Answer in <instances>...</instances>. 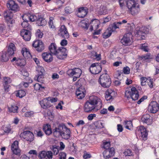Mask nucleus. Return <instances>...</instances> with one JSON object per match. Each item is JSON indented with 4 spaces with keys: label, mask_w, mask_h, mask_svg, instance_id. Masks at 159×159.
I'll list each match as a JSON object with an SVG mask.
<instances>
[{
    "label": "nucleus",
    "mask_w": 159,
    "mask_h": 159,
    "mask_svg": "<svg viewBox=\"0 0 159 159\" xmlns=\"http://www.w3.org/2000/svg\"><path fill=\"white\" fill-rule=\"evenodd\" d=\"M89 70L90 73L92 74H98L102 70L101 64L98 63H93L90 66Z\"/></svg>",
    "instance_id": "nucleus-6"
},
{
    "label": "nucleus",
    "mask_w": 159,
    "mask_h": 159,
    "mask_svg": "<svg viewBox=\"0 0 159 159\" xmlns=\"http://www.w3.org/2000/svg\"><path fill=\"white\" fill-rule=\"evenodd\" d=\"M24 21L21 23V25L22 27L26 30H31V25L29 24L28 20H23Z\"/></svg>",
    "instance_id": "nucleus-40"
},
{
    "label": "nucleus",
    "mask_w": 159,
    "mask_h": 159,
    "mask_svg": "<svg viewBox=\"0 0 159 159\" xmlns=\"http://www.w3.org/2000/svg\"><path fill=\"white\" fill-rule=\"evenodd\" d=\"M38 16L34 14L29 13L24 14L22 16L23 20H28L31 22L36 21Z\"/></svg>",
    "instance_id": "nucleus-23"
},
{
    "label": "nucleus",
    "mask_w": 159,
    "mask_h": 159,
    "mask_svg": "<svg viewBox=\"0 0 159 159\" xmlns=\"http://www.w3.org/2000/svg\"><path fill=\"white\" fill-rule=\"evenodd\" d=\"M70 130L63 123L60 124L57 127L53 130V134L57 138L61 136L65 139H68L70 137Z\"/></svg>",
    "instance_id": "nucleus-1"
},
{
    "label": "nucleus",
    "mask_w": 159,
    "mask_h": 159,
    "mask_svg": "<svg viewBox=\"0 0 159 159\" xmlns=\"http://www.w3.org/2000/svg\"><path fill=\"white\" fill-rule=\"evenodd\" d=\"M67 51L66 49L64 47L58 48V50L55 56L60 60H64L67 57Z\"/></svg>",
    "instance_id": "nucleus-8"
},
{
    "label": "nucleus",
    "mask_w": 159,
    "mask_h": 159,
    "mask_svg": "<svg viewBox=\"0 0 159 159\" xmlns=\"http://www.w3.org/2000/svg\"><path fill=\"white\" fill-rule=\"evenodd\" d=\"M126 2L128 9L139 4L135 0H127Z\"/></svg>",
    "instance_id": "nucleus-37"
},
{
    "label": "nucleus",
    "mask_w": 159,
    "mask_h": 159,
    "mask_svg": "<svg viewBox=\"0 0 159 159\" xmlns=\"http://www.w3.org/2000/svg\"><path fill=\"white\" fill-rule=\"evenodd\" d=\"M34 79L39 82L43 83L44 80V75L43 74H39L36 75L34 78Z\"/></svg>",
    "instance_id": "nucleus-41"
},
{
    "label": "nucleus",
    "mask_w": 159,
    "mask_h": 159,
    "mask_svg": "<svg viewBox=\"0 0 159 159\" xmlns=\"http://www.w3.org/2000/svg\"><path fill=\"white\" fill-rule=\"evenodd\" d=\"M7 6L8 10L14 12L18 11L20 10V7L18 4L13 0H10L8 1Z\"/></svg>",
    "instance_id": "nucleus-10"
},
{
    "label": "nucleus",
    "mask_w": 159,
    "mask_h": 159,
    "mask_svg": "<svg viewBox=\"0 0 159 159\" xmlns=\"http://www.w3.org/2000/svg\"><path fill=\"white\" fill-rule=\"evenodd\" d=\"M150 58V53H148L142 56L139 57V59L141 60H145L148 59Z\"/></svg>",
    "instance_id": "nucleus-49"
},
{
    "label": "nucleus",
    "mask_w": 159,
    "mask_h": 159,
    "mask_svg": "<svg viewBox=\"0 0 159 159\" xmlns=\"http://www.w3.org/2000/svg\"><path fill=\"white\" fill-rule=\"evenodd\" d=\"M34 86V89L36 90H39L44 88V87L38 83L35 84Z\"/></svg>",
    "instance_id": "nucleus-48"
},
{
    "label": "nucleus",
    "mask_w": 159,
    "mask_h": 159,
    "mask_svg": "<svg viewBox=\"0 0 159 159\" xmlns=\"http://www.w3.org/2000/svg\"><path fill=\"white\" fill-rule=\"evenodd\" d=\"M41 107L46 109L50 107L52 105L49 102L48 98H44L39 102Z\"/></svg>",
    "instance_id": "nucleus-26"
},
{
    "label": "nucleus",
    "mask_w": 159,
    "mask_h": 159,
    "mask_svg": "<svg viewBox=\"0 0 159 159\" xmlns=\"http://www.w3.org/2000/svg\"><path fill=\"white\" fill-rule=\"evenodd\" d=\"M11 80L9 77H5L4 78V84H9L11 83Z\"/></svg>",
    "instance_id": "nucleus-64"
},
{
    "label": "nucleus",
    "mask_w": 159,
    "mask_h": 159,
    "mask_svg": "<svg viewBox=\"0 0 159 159\" xmlns=\"http://www.w3.org/2000/svg\"><path fill=\"white\" fill-rule=\"evenodd\" d=\"M66 74L70 77L76 76L80 77L82 74V71L80 69L75 67L69 69L67 71Z\"/></svg>",
    "instance_id": "nucleus-9"
},
{
    "label": "nucleus",
    "mask_w": 159,
    "mask_h": 159,
    "mask_svg": "<svg viewBox=\"0 0 159 159\" xmlns=\"http://www.w3.org/2000/svg\"><path fill=\"white\" fill-rule=\"evenodd\" d=\"M148 79L146 77H142L141 78V84L142 86H144L146 84V82L148 81Z\"/></svg>",
    "instance_id": "nucleus-54"
},
{
    "label": "nucleus",
    "mask_w": 159,
    "mask_h": 159,
    "mask_svg": "<svg viewBox=\"0 0 159 159\" xmlns=\"http://www.w3.org/2000/svg\"><path fill=\"white\" fill-rule=\"evenodd\" d=\"M20 137L22 139H25L27 141L31 142L34 139V135L33 133L29 130H26L21 133Z\"/></svg>",
    "instance_id": "nucleus-5"
},
{
    "label": "nucleus",
    "mask_w": 159,
    "mask_h": 159,
    "mask_svg": "<svg viewBox=\"0 0 159 159\" xmlns=\"http://www.w3.org/2000/svg\"><path fill=\"white\" fill-rule=\"evenodd\" d=\"M159 109V105L155 101L151 102L148 106V111L151 113H156Z\"/></svg>",
    "instance_id": "nucleus-18"
},
{
    "label": "nucleus",
    "mask_w": 159,
    "mask_h": 159,
    "mask_svg": "<svg viewBox=\"0 0 159 159\" xmlns=\"http://www.w3.org/2000/svg\"><path fill=\"white\" fill-rule=\"evenodd\" d=\"M132 36V35L130 33L125 34L121 39V43L125 46H128L131 45L133 41L131 38Z\"/></svg>",
    "instance_id": "nucleus-7"
},
{
    "label": "nucleus",
    "mask_w": 159,
    "mask_h": 159,
    "mask_svg": "<svg viewBox=\"0 0 159 159\" xmlns=\"http://www.w3.org/2000/svg\"><path fill=\"white\" fill-rule=\"evenodd\" d=\"M116 94V93L115 91L108 89L105 92V98L106 100L111 101Z\"/></svg>",
    "instance_id": "nucleus-17"
},
{
    "label": "nucleus",
    "mask_w": 159,
    "mask_h": 159,
    "mask_svg": "<svg viewBox=\"0 0 159 159\" xmlns=\"http://www.w3.org/2000/svg\"><path fill=\"white\" fill-rule=\"evenodd\" d=\"M58 34L65 39H67L69 37V35L67 29L64 25L61 26L58 31Z\"/></svg>",
    "instance_id": "nucleus-15"
},
{
    "label": "nucleus",
    "mask_w": 159,
    "mask_h": 159,
    "mask_svg": "<svg viewBox=\"0 0 159 159\" xmlns=\"http://www.w3.org/2000/svg\"><path fill=\"white\" fill-rule=\"evenodd\" d=\"M36 24L39 26H43L47 24L46 20L41 15H38L37 19L36 20Z\"/></svg>",
    "instance_id": "nucleus-32"
},
{
    "label": "nucleus",
    "mask_w": 159,
    "mask_h": 159,
    "mask_svg": "<svg viewBox=\"0 0 159 159\" xmlns=\"http://www.w3.org/2000/svg\"><path fill=\"white\" fill-rule=\"evenodd\" d=\"M52 157L53 153L51 151H42L39 152L38 155L39 159H52Z\"/></svg>",
    "instance_id": "nucleus-13"
},
{
    "label": "nucleus",
    "mask_w": 159,
    "mask_h": 159,
    "mask_svg": "<svg viewBox=\"0 0 159 159\" xmlns=\"http://www.w3.org/2000/svg\"><path fill=\"white\" fill-rule=\"evenodd\" d=\"M11 150L13 154L18 156L21 155V150L19 147V142L16 140L12 143L11 145Z\"/></svg>",
    "instance_id": "nucleus-11"
},
{
    "label": "nucleus",
    "mask_w": 159,
    "mask_h": 159,
    "mask_svg": "<svg viewBox=\"0 0 159 159\" xmlns=\"http://www.w3.org/2000/svg\"><path fill=\"white\" fill-rule=\"evenodd\" d=\"M34 112L33 111H28L25 112L24 114L25 116L26 117H30L33 116Z\"/></svg>",
    "instance_id": "nucleus-50"
},
{
    "label": "nucleus",
    "mask_w": 159,
    "mask_h": 159,
    "mask_svg": "<svg viewBox=\"0 0 159 159\" xmlns=\"http://www.w3.org/2000/svg\"><path fill=\"white\" fill-rule=\"evenodd\" d=\"M141 120L143 122L148 125H151L152 123V117L149 115L146 114L143 116Z\"/></svg>",
    "instance_id": "nucleus-29"
},
{
    "label": "nucleus",
    "mask_w": 159,
    "mask_h": 159,
    "mask_svg": "<svg viewBox=\"0 0 159 159\" xmlns=\"http://www.w3.org/2000/svg\"><path fill=\"white\" fill-rule=\"evenodd\" d=\"M135 133L136 134L141 136L143 140H147L148 133L146 128L143 126H141L138 128Z\"/></svg>",
    "instance_id": "nucleus-12"
},
{
    "label": "nucleus",
    "mask_w": 159,
    "mask_h": 159,
    "mask_svg": "<svg viewBox=\"0 0 159 159\" xmlns=\"http://www.w3.org/2000/svg\"><path fill=\"white\" fill-rule=\"evenodd\" d=\"M15 44L12 43H11L8 47L7 53L9 56L10 59L14 54V51L16 50Z\"/></svg>",
    "instance_id": "nucleus-33"
},
{
    "label": "nucleus",
    "mask_w": 159,
    "mask_h": 159,
    "mask_svg": "<svg viewBox=\"0 0 159 159\" xmlns=\"http://www.w3.org/2000/svg\"><path fill=\"white\" fill-rule=\"evenodd\" d=\"M32 45L39 52H42L44 48V44L42 41L39 40L34 41Z\"/></svg>",
    "instance_id": "nucleus-19"
},
{
    "label": "nucleus",
    "mask_w": 159,
    "mask_h": 159,
    "mask_svg": "<svg viewBox=\"0 0 159 159\" xmlns=\"http://www.w3.org/2000/svg\"><path fill=\"white\" fill-rule=\"evenodd\" d=\"M140 48L143 51L146 52H148L149 50L147 43L141 44Z\"/></svg>",
    "instance_id": "nucleus-46"
},
{
    "label": "nucleus",
    "mask_w": 159,
    "mask_h": 159,
    "mask_svg": "<svg viewBox=\"0 0 159 159\" xmlns=\"http://www.w3.org/2000/svg\"><path fill=\"white\" fill-rule=\"evenodd\" d=\"M88 12V9L86 7H82L78 8L77 15L78 17L83 18L87 15Z\"/></svg>",
    "instance_id": "nucleus-25"
},
{
    "label": "nucleus",
    "mask_w": 159,
    "mask_h": 159,
    "mask_svg": "<svg viewBox=\"0 0 159 159\" xmlns=\"http://www.w3.org/2000/svg\"><path fill=\"white\" fill-rule=\"evenodd\" d=\"M87 101L96 108V111L100 109L102 107L101 99L96 96H90L89 100Z\"/></svg>",
    "instance_id": "nucleus-4"
},
{
    "label": "nucleus",
    "mask_w": 159,
    "mask_h": 159,
    "mask_svg": "<svg viewBox=\"0 0 159 159\" xmlns=\"http://www.w3.org/2000/svg\"><path fill=\"white\" fill-rule=\"evenodd\" d=\"M115 153L114 148L113 147L111 148L110 149L105 150L103 152V157L105 159H109L114 156Z\"/></svg>",
    "instance_id": "nucleus-16"
},
{
    "label": "nucleus",
    "mask_w": 159,
    "mask_h": 159,
    "mask_svg": "<svg viewBox=\"0 0 159 159\" xmlns=\"http://www.w3.org/2000/svg\"><path fill=\"white\" fill-rule=\"evenodd\" d=\"M20 74L24 76L27 77L29 75L28 72L25 70L22 69L20 70Z\"/></svg>",
    "instance_id": "nucleus-63"
},
{
    "label": "nucleus",
    "mask_w": 159,
    "mask_h": 159,
    "mask_svg": "<svg viewBox=\"0 0 159 159\" xmlns=\"http://www.w3.org/2000/svg\"><path fill=\"white\" fill-rule=\"evenodd\" d=\"M9 58V56L6 52H3L0 57L1 61L4 62L7 61Z\"/></svg>",
    "instance_id": "nucleus-38"
},
{
    "label": "nucleus",
    "mask_w": 159,
    "mask_h": 159,
    "mask_svg": "<svg viewBox=\"0 0 159 159\" xmlns=\"http://www.w3.org/2000/svg\"><path fill=\"white\" fill-rule=\"evenodd\" d=\"M101 85L104 88H108L111 85V80L109 76L107 73L101 75L98 79Z\"/></svg>",
    "instance_id": "nucleus-2"
},
{
    "label": "nucleus",
    "mask_w": 159,
    "mask_h": 159,
    "mask_svg": "<svg viewBox=\"0 0 159 159\" xmlns=\"http://www.w3.org/2000/svg\"><path fill=\"white\" fill-rule=\"evenodd\" d=\"M59 159H66V154L64 152H61L59 154Z\"/></svg>",
    "instance_id": "nucleus-51"
},
{
    "label": "nucleus",
    "mask_w": 159,
    "mask_h": 159,
    "mask_svg": "<svg viewBox=\"0 0 159 159\" xmlns=\"http://www.w3.org/2000/svg\"><path fill=\"white\" fill-rule=\"evenodd\" d=\"M96 128L101 129L103 127L102 123L100 122H97L95 124Z\"/></svg>",
    "instance_id": "nucleus-60"
},
{
    "label": "nucleus",
    "mask_w": 159,
    "mask_h": 159,
    "mask_svg": "<svg viewBox=\"0 0 159 159\" xmlns=\"http://www.w3.org/2000/svg\"><path fill=\"white\" fill-rule=\"evenodd\" d=\"M107 9L106 7L102 6L100 7L98 13L100 15H105L107 13Z\"/></svg>",
    "instance_id": "nucleus-42"
},
{
    "label": "nucleus",
    "mask_w": 159,
    "mask_h": 159,
    "mask_svg": "<svg viewBox=\"0 0 159 159\" xmlns=\"http://www.w3.org/2000/svg\"><path fill=\"white\" fill-rule=\"evenodd\" d=\"M48 98L50 102H51L52 103H54L57 102L58 100V98L57 97H48Z\"/></svg>",
    "instance_id": "nucleus-62"
},
{
    "label": "nucleus",
    "mask_w": 159,
    "mask_h": 159,
    "mask_svg": "<svg viewBox=\"0 0 159 159\" xmlns=\"http://www.w3.org/2000/svg\"><path fill=\"white\" fill-rule=\"evenodd\" d=\"M125 127L126 129L130 130L132 127L133 125L132 122L131 121H125Z\"/></svg>",
    "instance_id": "nucleus-45"
},
{
    "label": "nucleus",
    "mask_w": 159,
    "mask_h": 159,
    "mask_svg": "<svg viewBox=\"0 0 159 159\" xmlns=\"http://www.w3.org/2000/svg\"><path fill=\"white\" fill-rule=\"evenodd\" d=\"M43 129L45 134L48 135H50L52 133L51 126L48 124L43 125Z\"/></svg>",
    "instance_id": "nucleus-34"
},
{
    "label": "nucleus",
    "mask_w": 159,
    "mask_h": 159,
    "mask_svg": "<svg viewBox=\"0 0 159 159\" xmlns=\"http://www.w3.org/2000/svg\"><path fill=\"white\" fill-rule=\"evenodd\" d=\"M80 24L82 27L86 29H88L89 25L84 20L82 21Z\"/></svg>",
    "instance_id": "nucleus-57"
},
{
    "label": "nucleus",
    "mask_w": 159,
    "mask_h": 159,
    "mask_svg": "<svg viewBox=\"0 0 159 159\" xmlns=\"http://www.w3.org/2000/svg\"><path fill=\"white\" fill-rule=\"evenodd\" d=\"M130 69L127 66L125 67L123 69V72L124 74H129L130 73Z\"/></svg>",
    "instance_id": "nucleus-58"
},
{
    "label": "nucleus",
    "mask_w": 159,
    "mask_h": 159,
    "mask_svg": "<svg viewBox=\"0 0 159 159\" xmlns=\"http://www.w3.org/2000/svg\"><path fill=\"white\" fill-rule=\"evenodd\" d=\"M18 107L17 106H11L10 107H8L9 112H10L17 113Z\"/></svg>",
    "instance_id": "nucleus-43"
},
{
    "label": "nucleus",
    "mask_w": 159,
    "mask_h": 159,
    "mask_svg": "<svg viewBox=\"0 0 159 159\" xmlns=\"http://www.w3.org/2000/svg\"><path fill=\"white\" fill-rule=\"evenodd\" d=\"M103 148L105 150H107L110 149V142H104L103 143Z\"/></svg>",
    "instance_id": "nucleus-53"
},
{
    "label": "nucleus",
    "mask_w": 159,
    "mask_h": 159,
    "mask_svg": "<svg viewBox=\"0 0 159 159\" xmlns=\"http://www.w3.org/2000/svg\"><path fill=\"white\" fill-rule=\"evenodd\" d=\"M100 23V21L98 20L94 19L92 20L90 23L89 28L90 30L92 31L93 30H95L98 29Z\"/></svg>",
    "instance_id": "nucleus-28"
},
{
    "label": "nucleus",
    "mask_w": 159,
    "mask_h": 159,
    "mask_svg": "<svg viewBox=\"0 0 159 159\" xmlns=\"http://www.w3.org/2000/svg\"><path fill=\"white\" fill-rule=\"evenodd\" d=\"M124 155L126 156H131L132 155V152L131 150L129 149L125 150L124 152Z\"/></svg>",
    "instance_id": "nucleus-56"
},
{
    "label": "nucleus",
    "mask_w": 159,
    "mask_h": 159,
    "mask_svg": "<svg viewBox=\"0 0 159 159\" xmlns=\"http://www.w3.org/2000/svg\"><path fill=\"white\" fill-rule=\"evenodd\" d=\"M148 85L149 86L150 88H152L153 87V79H149L147 82Z\"/></svg>",
    "instance_id": "nucleus-61"
},
{
    "label": "nucleus",
    "mask_w": 159,
    "mask_h": 159,
    "mask_svg": "<svg viewBox=\"0 0 159 159\" xmlns=\"http://www.w3.org/2000/svg\"><path fill=\"white\" fill-rule=\"evenodd\" d=\"M85 91H81L80 90V88L77 89L76 91V94L79 99H82L85 96Z\"/></svg>",
    "instance_id": "nucleus-36"
},
{
    "label": "nucleus",
    "mask_w": 159,
    "mask_h": 159,
    "mask_svg": "<svg viewBox=\"0 0 159 159\" xmlns=\"http://www.w3.org/2000/svg\"><path fill=\"white\" fill-rule=\"evenodd\" d=\"M94 55L93 56V58L94 59H96L97 60L99 61L101 59V54H98L96 52H94Z\"/></svg>",
    "instance_id": "nucleus-59"
},
{
    "label": "nucleus",
    "mask_w": 159,
    "mask_h": 159,
    "mask_svg": "<svg viewBox=\"0 0 159 159\" xmlns=\"http://www.w3.org/2000/svg\"><path fill=\"white\" fill-rule=\"evenodd\" d=\"M3 16L8 23H12L13 13L10 11L8 10L5 11L3 12Z\"/></svg>",
    "instance_id": "nucleus-22"
},
{
    "label": "nucleus",
    "mask_w": 159,
    "mask_h": 159,
    "mask_svg": "<svg viewBox=\"0 0 159 159\" xmlns=\"http://www.w3.org/2000/svg\"><path fill=\"white\" fill-rule=\"evenodd\" d=\"M127 22V21L125 20H122L121 21H120L119 22H115L113 24L114 26H116V29L119 28H120V25L122 24L126 23Z\"/></svg>",
    "instance_id": "nucleus-44"
},
{
    "label": "nucleus",
    "mask_w": 159,
    "mask_h": 159,
    "mask_svg": "<svg viewBox=\"0 0 159 159\" xmlns=\"http://www.w3.org/2000/svg\"><path fill=\"white\" fill-rule=\"evenodd\" d=\"M129 11L132 15H137L140 11V6L139 4L129 9Z\"/></svg>",
    "instance_id": "nucleus-30"
},
{
    "label": "nucleus",
    "mask_w": 159,
    "mask_h": 159,
    "mask_svg": "<svg viewBox=\"0 0 159 159\" xmlns=\"http://www.w3.org/2000/svg\"><path fill=\"white\" fill-rule=\"evenodd\" d=\"M84 110L86 112L89 113L93 111H96V108L87 101L84 107Z\"/></svg>",
    "instance_id": "nucleus-24"
},
{
    "label": "nucleus",
    "mask_w": 159,
    "mask_h": 159,
    "mask_svg": "<svg viewBox=\"0 0 159 159\" xmlns=\"http://www.w3.org/2000/svg\"><path fill=\"white\" fill-rule=\"evenodd\" d=\"M36 70L39 73V74H43L44 71V69L43 67L38 66L36 67Z\"/></svg>",
    "instance_id": "nucleus-52"
},
{
    "label": "nucleus",
    "mask_w": 159,
    "mask_h": 159,
    "mask_svg": "<svg viewBox=\"0 0 159 159\" xmlns=\"http://www.w3.org/2000/svg\"><path fill=\"white\" fill-rule=\"evenodd\" d=\"M31 30H26L23 29L20 32V35L23 37V39L26 41H29L31 37Z\"/></svg>",
    "instance_id": "nucleus-20"
},
{
    "label": "nucleus",
    "mask_w": 159,
    "mask_h": 159,
    "mask_svg": "<svg viewBox=\"0 0 159 159\" xmlns=\"http://www.w3.org/2000/svg\"><path fill=\"white\" fill-rule=\"evenodd\" d=\"M50 52H45L42 54V57L44 61L48 63L51 62L53 60V58Z\"/></svg>",
    "instance_id": "nucleus-27"
},
{
    "label": "nucleus",
    "mask_w": 159,
    "mask_h": 159,
    "mask_svg": "<svg viewBox=\"0 0 159 159\" xmlns=\"http://www.w3.org/2000/svg\"><path fill=\"white\" fill-rule=\"evenodd\" d=\"M92 156L91 154L88 152H87L86 151L84 152V154L83 156V157L84 159H87L91 158Z\"/></svg>",
    "instance_id": "nucleus-55"
},
{
    "label": "nucleus",
    "mask_w": 159,
    "mask_h": 159,
    "mask_svg": "<svg viewBox=\"0 0 159 159\" xmlns=\"http://www.w3.org/2000/svg\"><path fill=\"white\" fill-rule=\"evenodd\" d=\"M21 52L23 56L26 59L31 56L29 49L26 48H23L22 49Z\"/></svg>",
    "instance_id": "nucleus-35"
},
{
    "label": "nucleus",
    "mask_w": 159,
    "mask_h": 159,
    "mask_svg": "<svg viewBox=\"0 0 159 159\" xmlns=\"http://www.w3.org/2000/svg\"><path fill=\"white\" fill-rule=\"evenodd\" d=\"M28 153L30 154H33L34 155V156H32V157H34V159H37V156L38 154L36 150H31L29 151Z\"/></svg>",
    "instance_id": "nucleus-47"
},
{
    "label": "nucleus",
    "mask_w": 159,
    "mask_h": 159,
    "mask_svg": "<svg viewBox=\"0 0 159 159\" xmlns=\"http://www.w3.org/2000/svg\"><path fill=\"white\" fill-rule=\"evenodd\" d=\"M16 95L17 97L22 98L26 95V92L24 90H20L15 92Z\"/></svg>",
    "instance_id": "nucleus-39"
},
{
    "label": "nucleus",
    "mask_w": 159,
    "mask_h": 159,
    "mask_svg": "<svg viewBox=\"0 0 159 159\" xmlns=\"http://www.w3.org/2000/svg\"><path fill=\"white\" fill-rule=\"evenodd\" d=\"M125 96L128 98H131L133 100H136L138 99L139 94L136 89L134 87H133L130 89V88L126 89Z\"/></svg>",
    "instance_id": "nucleus-3"
},
{
    "label": "nucleus",
    "mask_w": 159,
    "mask_h": 159,
    "mask_svg": "<svg viewBox=\"0 0 159 159\" xmlns=\"http://www.w3.org/2000/svg\"><path fill=\"white\" fill-rule=\"evenodd\" d=\"M116 28V26H114L113 24L110 25L103 33L102 35L103 38L105 39L108 38L111 35L112 33L115 31Z\"/></svg>",
    "instance_id": "nucleus-14"
},
{
    "label": "nucleus",
    "mask_w": 159,
    "mask_h": 159,
    "mask_svg": "<svg viewBox=\"0 0 159 159\" xmlns=\"http://www.w3.org/2000/svg\"><path fill=\"white\" fill-rule=\"evenodd\" d=\"M49 50L50 52L52 54L55 55L58 50V48H57L56 44L54 43H51L49 47Z\"/></svg>",
    "instance_id": "nucleus-31"
},
{
    "label": "nucleus",
    "mask_w": 159,
    "mask_h": 159,
    "mask_svg": "<svg viewBox=\"0 0 159 159\" xmlns=\"http://www.w3.org/2000/svg\"><path fill=\"white\" fill-rule=\"evenodd\" d=\"M11 61V62L15 63L16 66L21 68L24 67L26 64L25 61L24 59L16 57H13Z\"/></svg>",
    "instance_id": "nucleus-21"
}]
</instances>
